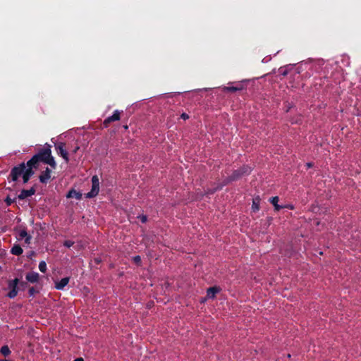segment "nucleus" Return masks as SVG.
Returning a JSON list of instances; mask_svg holds the SVG:
<instances>
[{
	"label": "nucleus",
	"instance_id": "nucleus-1",
	"mask_svg": "<svg viewBox=\"0 0 361 361\" xmlns=\"http://www.w3.org/2000/svg\"><path fill=\"white\" fill-rule=\"evenodd\" d=\"M35 156L37 157L38 161H42L50 165L52 168H55L56 162L51 155V150L49 149H46Z\"/></svg>",
	"mask_w": 361,
	"mask_h": 361
},
{
	"label": "nucleus",
	"instance_id": "nucleus-2",
	"mask_svg": "<svg viewBox=\"0 0 361 361\" xmlns=\"http://www.w3.org/2000/svg\"><path fill=\"white\" fill-rule=\"evenodd\" d=\"M99 190V181L97 176L92 178V189L91 191L86 194V197L92 198L98 195Z\"/></svg>",
	"mask_w": 361,
	"mask_h": 361
},
{
	"label": "nucleus",
	"instance_id": "nucleus-3",
	"mask_svg": "<svg viewBox=\"0 0 361 361\" xmlns=\"http://www.w3.org/2000/svg\"><path fill=\"white\" fill-rule=\"evenodd\" d=\"M25 169V164H20L18 166L14 167L11 172V176L13 181L17 180L19 176H23V172Z\"/></svg>",
	"mask_w": 361,
	"mask_h": 361
},
{
	"label": "nucleus",
	"instance_id": "nucleus-4",
	"mask_svg": "<svg viewBox=\"0 0 361 361\" xmlns=\"http://www.w3.org/2000/svg\"><path fill=\"white\" fill-rule=\"evenodd\" d=\"M18 279H16L10 282L9 286L12 288V290L8 293V296L10 298H13L16 296L17 293H18L17 290H16V286L18 285Z\"/></svg>",
	"mask_w": 361,
	"mask_h": 361
},
{
	"label": "nucleus",
	"instance_id": "nucleus-5",
	"mask_svg": "<svg viewBox=\"0 0 361 361\" xmlns=\"http://www.w3.org/2000/svg\"><path fill=\"white\" fill-rule=\"evenodd\" d=\"M56 149L60 155L65 159L66 162L68 161V152L64 148V144L61 142L56 146Z\"/></svg>",
	"mask_w": 361,
	"mask_h": 361
},
{
	"label": "nucleus",
	"instance_id": "nucleus-6",
	"mask_svg": "<svg viewBox=\"0 0 361 361\" xmlns=\"http://www.w3.org/2000/svg\"><path fill=\"white\" fill-rule=\"evenodd\" d=\"M50 178L51 170L49 168H47L46 170L39 176V180L42 183H47Z\"/></svg>",
	"mask_w": 361,
	"mask_h": 361
},
{
	"label": "nucleus",
	"instance_id": "nucleus-7",
	"mask_svg": "<svg viewBox=\"0 0 361 361\" xmlns=\"http://www.w3.org/2000/svg\"><path fill=\"white\" fill-rule=\"evenodd\" d=\"M35 192V190L31 188L30 190H23L18 195V198L20 200H24L32 195Z\"/></svg>",
	"mask_w": 361,
	"mask_h": 361
},
{
	"label": "nucleus",
	"instance_id": "nucleus-8",
	"mask_svg": "<svg viewBox=\"0 0 361 361\" xmlns=\"http://www.w3.org/2000/svg\"><path fill=\"white\" fill-rule=\"evenodd\" d=\"M34 174V171L32 168H27L25 169L23 174V179L24 183H26L30 178Z\"/></svg>",
	"mask_w": 361,
	"mask_h": 361
},
{
	"label": "nucleus",
	"instance_id": "nucleus-9",
	"mask_svg": "<svg viewBox=\"0 0 361 361\" xmlns=\"http://www.w3.org/2000/svg\"><path fill=\"white\" fill-rule=\"evenodd\" d=\"M26 279L31 283L37 282L39 279V274L37 272L28 273Z\"/></svg>",
	"mask_w": 361,
	"mask_h": 361
},
{
	"label": "nucleus",
	"instance_id": "nucleus-10",
	"mask_svg": "<svg viewBox=\"0 0 361 361\" xmlns=\"http://www.w3.org/2000/svg\"><path fill=\"white\" fill-rule=\"evenodd\" d=\"M69 282V278L65 277L62 279L59 282L56 283L55 287L59 289H63Z\"/></svg>",
	"mask_w": 361,
	"mask_h": 361
},
{
	"label": "nucleus",
	"instance_id": "nucleus-11",
	"mask_svg": "<svg viewBox=\"0 0 361 361\" xmlns=\"http://www.w3.org/2000/svg\"><path fill=\"white\" fill-rule=\"evenodd\" d=\"M261 199L259 196L252 200V209L253 212H257L259 209Z\"/></svg>",
	"mask_w": 361,
	"mask_h": 361
},
{
	"label": "nucleus",
	"instance_id": "nucleus-12",
	"mask_svg": "<svg viewBox=\"0 0 361 361\" xmlns=\"http://www.w3.org/2000/svg\"><path fill=\"white\" fill-rule=\"evenodd\" d=\"M120 119L119 114H113L111 116H109L104 121V125L107 127L109 123L113 121H118Z\"/></svg>",
	"mask_w": 361,
	"mask_h": 361
},
{
	"label": "nucleus",
	"instance_id": "nucleus-13",
	"mask_svg": "<svg viewBox=\"0 0 361 361\" xmlns=\"http://www.w3.org/2000/svg\"><path fill=\"white\" fill-rule=\"evenodd\" d=\"M66 197L68 198L75 197L77 200H80L82 197V194L80 192H77L75 190H70L68 192V193L67 194Z\"/></svg>",
	"mask_w": 361,
	"mask_h": 361
},
{
	"label": "nucleus",
	"instance_id": "nucleus-14",
	"mask_svg": "<svg viewBox=\"0 0 361 361\" xmlns=\"http://www.w3.org/2000/svg\"><path fill=\"white\" fill-rule=\"evenodd\" d=\"M279 200V197L276 196V197H272L270 200L271 203L274 207V210L276 212H279L280 209H281L283 208V206L278 204Z\"/></svg>",
	"mask_w": 361,
	"mask_h": 361
},
{
	"label": "nucleus",
	"instance_id": "nucleus-15",
	"mask_svg": "<svg viewBox=\"0 0 361 361\" xmlns=\"http://www.w3.org/2000/svg\"><path fill=\"white\" fill-rule=\"evenodd\" d=\"M37 157L35 155L27 162V166L28 168H36V164L38 163Z\"/></svg>",
	"mask_w": 361,
	"mask_h": 361
},
{
	"label": "nucleus",
	"instance_id": "nucleus-16",
	"mask_svg": "<svg viewBox=\"0 0 361 361\" xmlns=\"http://www.w3.org/2000/svg\"><path fill=\"white\" fill-rule=\"evenodd\" d=\"M19 236L21 239L25 238V241L26 243L29 244L30 243L31 237L30 235H28L26 231H25V230L20 231V232L19 233Z\"/></svg>",
	"mask_w": 361,
	"mask_h": 361
},
{
	"label": "nucleus",
	"instance_id": "nucleus-17",
	"mask_svg": "<svg viewBox=\"0 0 361 361\" xmlns=\"http://www.w3.org/2000/svg\"><path fill=\"white\" fill-rule=\"evenodd\" d=\"M11 253L15 255H20L23 253V249L20 245H14L11 249Z\"/></svg>",
	"mask_w": 361,
	"mask_h": 361
},
{
	"label": "nucleus",
	"instance_id": "nucleus-18",
	"mask_svg": "<svg viewBox=\"0 0 361 361\" xmlns=\"http://www.w3.org/2000/svg\"><path fill=\"white\" fill-rule=\"evenodd\" d=\"M219 291V289L216 287H211L207 290V297L214 298L215 294Z\"/></svg>",
	"mask_w": 361,
	"mask_h": 361
},
{
	"label": "nucleus",
	"instance_id": "nucleus-19",
	"mask_svg": "<svg viewBox=\"0 0 361 361\" xmlns=\"http://www.w3.org/2000/svg\"><path fill=\"white\" fill-rule=\"evenodd\" d=\"M0 351L4 356H7L11 353V351L7 345L2 346Z\"/></svg>",
	"mask_w": 361,
	"mask_h": 361
},
{
	"label": "nucleus",
	"instance_id": "nucleus-20",
	"mask_svg": "<svg viewBox=\"0 0 361 361\" xmlns=\"http://www.w3.org/2000/svg\"><path fill=\"white\" fill-rule=\"evenodd\" d=\"M39 269L43 273H44L46 271L47 264H46L45 262L42 261V262H39Z\"/></svg>",
	"mask_w": 361,
	"mask_h": 361
},
{
	"label": "nucleus",
	"instance_id": "nucleus-21",
	"mask_svg": "<svg viewBox=\"0 0 361 361\" xmlns=\"http://www.w3.org/2000/svg\"><path fill=\"white\" fill-rule=\"evenodd\" d=\"M240 90V87H224V91H236Z\"/></svg>",
	"mask_w": 361,
	"mask_h": 361
},
{
	"label": "nucleus",
	"instance_id": "nucleus-22",
	"mask_svg": "<svg viewBox=\"0 0 361 361\" xmlns=\"http://www.w3.org/2000/svg\"><path fill=\"white\" fill-rule=\"evenodd\" d=\"M135 263L139 264L141 262V258L140 256H135L133 258Z\"/></svg>",
	"mask_w": 361,
	"mask_h": 361
},
{
	"label": "nucleus",
	"instance_id": "nucleus-23",
	"mask_svg": "<svg viewBox=\"0 0 361 361\" xmlns=\"http://www.w3.org/2000/svg\"><path fill=\"white\" fill-rule=\"evenodd\" d=\"M63 245L68 247H70L73 245V242L71 240H66L63 243Z\"/></svg>",
	"mask_w": 361,
	"mask_h": 361
},
{
	"label": "nucleus",
	"instance_id": "nucleus-24",
	"mask_svg": "<svg viewBox=\"0 0 361 361\" xmlns=\"http://www.w3.org/2000/svg\"><path fill=\"white\" fill-rule=\"evenodd\" d=\"M283 208H287V209H294V206L293 204H286L285 206H283Z\"/></svg>",
	"mask_w": 361,
	"mask_h": 361
},
{
	"label": "nucleus",
	"instance_id": "nucleus-25",
	"mask_svg": "<svg viewBox=\"0 0 361 361\" xmlns=\"http://www.w3.org/2000/svg\"><path fill=\"white\" fill-rule=\"evenodd\" d=\"M6 202L7 204L10 205L13 202V200L9 197H7L6 200Z\"/></svg>",
	"mask_w": 361,
	"mask_h": 361
},
{
	"label": "nucleus",
	"instance_id": "nucleus-26",
	"mask_svg": "<svg viewBox=\"0 0 361 361\" xmlns=\"http://www.w3.org/2000/svg\"><path fill=\"white\" fill-rule=\"evenodd\" d=\"M181 118H183L184 121L189 118L188 114H181Z\"/></svg>",
	"mask_w": 361,
	"mask_h": 361
},
{
	"label": "nucleus",
	"instance_id": "nucleus-27",
	"mask_svg": "<svg viewBox=\"0 0 361 361\" xmlns=\"http://www.w3.org/2000/svg\"><path fill=\"white\" fill-rule=\"evenodd\" d=\"M140 219H141V221H142V223H145V222L147 221V216H142L140 217Z\"/></svg>",
	"mask_w": 361,
	"mask_h": 361
},
{
	"label": "nucleus",
	"instance_id": "nucleus-28",
	"mask_svg": "<svg viewBox=\"0 0 361 361\" xmlns=\"http://www.w3.org/2000/svg\"><path fill=\"white\" fill-rule=\"evenodd\" d=\"M253 353L257 355V354H258L259 353H262V350L261 349H259V350L258 349H255V350H254Z\"/></svg>",
	"mask_w": 361,
	"mask_h": 361
},
{
	"label": "nucleus",
	"instance_id": "nucleus-29",
	"mask_svg": "<svg viewBox=\"0 0 361 361\" xmlns=\"http://www.w3.org/2000/svg\"><path fill=\"white\" fill-rule=\"evenodd\" d=\"M306 166L308 167V168H311L313 166V164L312 162H308L306 164Z\"/></svg>",
	"mask_w": 361,
	"mask_h": 361
},
{
	"label": "nucleus",
	"instance_id": "nucleus-30",
	"mask_svg": "<svg viewBox=\"0 0 361 361\" xmlns=\"http://www.w3.org/2000/svg\"><path fill=\"white\" fill-rule=\"evenodd\" d=\"M29 292H30V293L31 295H33V294H34V293H35V289H34V288H30Z\"/></svg>",
	"mask_w": 361,
	"mask_h": 361
},
{
	"label": "nucleus",
	"instance_id": "nucleus-31",
	"mask_svg": "<svg viewBox=\"0 0 361 361\" xmlns=\"http://www.w3.org/2000/svg\"><path fill=\"white\" fill-rule=\"evenodd\" d=\"M94 260L97 263H99L101 262V260L97 258H96Z\"/></svg>",
	"mask_w": 361,
	"mask_h": 361
},
{
	"label": "nucleus",
	"instance_id": "nucleus-32",
	"mask_svg": "<svg viewBox=\"0 0 361 361\" xmlns=\"http://www.w3.org/2000/svg\"><path fill=\"white\" fill-rule=\"evenodd\" d=\"M320 224H321V222H320L319 221H317L316 222V225H317V226H319Z\"/></svg>",
	"mask_w": 361,
	"mask_h": 361
},
{
	"label": "nucleus",
	"instance_id": "nucleus-33",
	"mask_svg": "<svg viewBox=\"0 0 361 361\" xmlns=\"http://www.w3.org/2000/svg\"><path fill=\"white\" fill-rule=\"evenodd\" d=\"M290 357H291L290 354H288V355H287V357H288V358H290Z\"/></svg>",
	"mask_w": 361,
	"mask_h": 361
},
{
	"label": "nucleus",
	"instance_id": "nucleus-34",
	"mask_svg": "<svg viewBox=\"0 0 361 361\" xmlns=\"http://www.w3.org/2000/svg\"><path fill=\"white\" fill-rule=\"evenodd\" d=\"M123 128H124L125 129H127V128H128V126H123Z\"/></svg>",
	"mask_w": 361,
	"mask_h": 361
}]
</instances>
